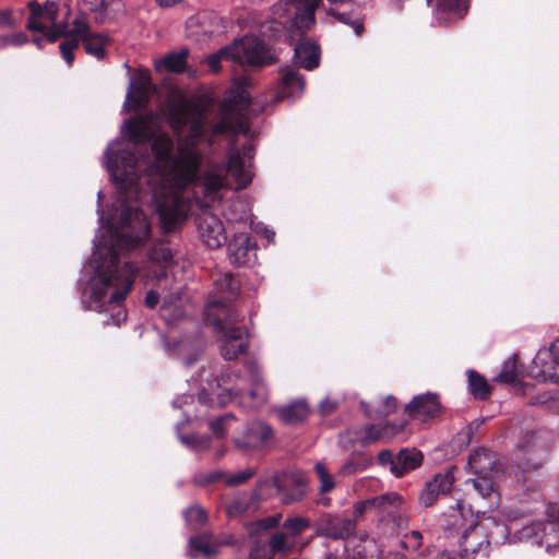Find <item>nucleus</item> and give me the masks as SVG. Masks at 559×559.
I'll return each mask as SVG.
<instances>
[{
    "mask_svg": "<svg viewBox=\"0 0 559 559\" xmlns=\"http://www.w3.org/2000/svg\"><path fill=\"white\" fill-rule=\"evenodd\" d=\"M249 559H272V556L267 552V549L260 542H255L251 548Z\"/></svg>",
    "mask_w": 559,
    "mask_h": 559,
    "instance_id": "6e6d98bb",
    "label": "nucleus"
},
{
    "mask_svg": "<svg viewBox=\"0 0 559 559\" xmlns=\"http://www.w3.org/2000/svg\"><path fill=\"white\" fill-rule=\"evenodd\" d=\"M150 257L152 261L169 264L173 261V251L169 247L159 245L152 249Z\"/></svg>",
    "mask_w": 559,
    "mask_h": 559,
    "instance_id": "37998d69",
    "label": "nucleus"
},
{
    "mask_svg": "<svg viewBox=\"0 0 559 559\" xmlns=\"http://www.w3.org/2000/svg\"><path fill=\"white\" fill-rule=\"evenodd\" d=\"M253 157V143L248 141L239 150L231 144L227 153V165L211 167L203 176L201 188L204 193L202 205L210 206L211 202L221 200V190L229 186L228 175L236 183V189L246 188L253 178L251 159Z\"/></svg>",
    "mask_w": 559,
    "mask_h": 559,
    "instance_id": "7ed1b4c3",
    "label": "nucleus"
},
{
    "mask_svg": "<svg viewBox=\"0 0 559 559\" xmlns=\"http://www.w3.org/2000/svg\"><path fill=\"white\" fill-rule=\"evenodd\" d=\"M71 25L68 37L59 45L62 58L68 66H72L74 60L73 51L80 47L81 43L84 45L86 53L98 60L103 59L106 53L105 47L108 38L100 33L92 32L87 17L83 13L78 14Z\"/></svg>",
    "mask_w": 559,
    "mask_h": 559,
    "instance_id": "423d86ee",
    "label": "nucleus"
},
{
    "mask_svg": "<svg viewBox=\"0 0 559 559\" xmlns=\"http://www.w3.org/2000/svg\"><path fill=\"white\" fill-rule=\"evenodd\" d=\"M468 386L474 397L486 400L490 394V386L486 379L474 370H467Z\"/></svg>",
    "mask_w": 559,
    "mask_h": 559,
    "instance_id": "473e14b6",
    "label": "nucleus"
},
{
    "mask_svg": "<svg viewBox=\"0 0 559 559\" xmlns=\"http://www.w3.org/2000/svg\"><path fill=\"white\" fill-rule=\"evenodd\" d=\"M355 520L340 515L325 514L317 524L316 534L331 539H347L355 534Z\"/></svg>",
    "mask_w": 559,
    "mask_h": 559,
    "instance_id": "4468645a",
    "label": "nucleus"
},
{
    "mask_svg": "<svg viewBox=\"0 0 559 559\" xmlns=\"http://www.w3.org/2000/svg\"><path fill=\"white\" fill-rule=\"evenodd\" d=\"M404 428V425H392L385 423L383 425H369L364 428V436L359 442L361 445L367 447L379 441H388L394 438Z\"/></svg>",
    "mask_w": 559,
    "mask_h": 559,
    "instance_id": "4be33fe9",
    "label": "nucleus"
},
{
    "mask_svg": "<svg viewBox=\"0 0 559 559\" xmlns=\"http://www.w3.org/2000/svg\"><path fill=\"white\" fill-rule=\"evenodd\" d=\"M460 559H489L490 540L487 530L480 524L471 525L460 540Z\"/></svg>",
    "mask_w": 559,
    "mask_h": 559,
    "instance_id": "f8f14e48",
    "label": "nucleus"
},
{
    "mask_svg": "<svg viewBox=\"0 0 559 559\" xmlns=\"http://www.w3.org/2000/svg\"><path fill=\"white\" fill-rule=\"evenodd\" d=\"M239 282L230 273H224L217 275L214 280V288L211 294L210 300L205 307V316L207 317V310L212 304H216L215 313H219L222 317L227 313H236L227 305L235 300L239 293Z\"/></svg>",
    "mask_w": 559,
    "mask_h": 559,
    "instance_id": "9d476101",
    "label": "nucleus"
},
{
    "mask_svg": "<svg viewBox=\"0 0 559 559\" xmlns=\"http://www.w3.org/2000/svg\"><path fill=\"white\" fill-rule=\"evenodd\" d=\"M281 518H282L281 514H275V515L259 520V521L250 524L249 531L251 534H253V533H257L258 531H260L261 528L267 530V528L275 527L278 525Z\"/></svg>",
    "mask_w": 559,
    "mask_h": 559,
    "instance_id": "c03bdc74",
    "label": "nucleus"
},
{
    "mask_svg": "<svg viewBox=\"0 0 559 559\" xmlns=\"http://www.w3.org/2000/svg\"><path fill=\"white\" fill-rule=\"evenodd\" d=\"M472 484H473L474 488L484 498L490 497L496 490L495 483L491 479V475L477 476V478L472 479Z\"/></svg>",
    "mask_w": 559,
    "mask_h": 559,
    "instance_id": "ea45409f",
    "label": "nucleus"
},
{
    "mask_svg": "<svg viewBox=\"0 0 559 559\" xmlns=\"http://www.w3.org/2000/svg\"><path fill=\"white\" fill-rule=\"evenodd\" d=\"M366 512H373L372 498L356 502L354 504L353 518L350 520H355V523L357 524V521L360 520Z\"/></svg>",
    "mask_w": 559,
    "mask_h": 559,
    "instance_id": "09e8293b",
    "label": "nucleus"
},
{
    "mask_svg": "<svg viewBox=\"0 0 559 559\" xmlns=\"http://www.w3.org/2000/svg\"><path fill=\"white\" fill-rule=\"evenodd\" d=\"M423 462L421 452L416 449H403L395 456L393 465V475L402 477L406 473L417 468Z\"/></svg>",
    "mask_w": 559,
    "mask_h": 559,
    "instance_id": "cd10ccee",
    "label": "nucleus"
},
{
    "mask_svg": "<svg viewBox=\"0 0 559 559\" xmlns=\"http://www.w3.org/2000/svg\"><path fill=\"white\" fill-rule=\"evenodd\" d=\"M120 234L117 245L131 249L142 243L150 233V225L145 214L138 207L124 206L120 219Z\"/></svg>",
    "mask_w": 559,
    "mask_h": 559,
    "instance_id": "1a4fd4ad",
    "label": "nucleus"
},
{
    "mask_svg": "<svg viewBox=\"0 0 559 559\" xmlns=\"http://www.w3.org/2000/svg\"><path fill=\"white\" fill-rule=\"evenodd\" d=\"M297 62L307 70H313L319 66L320 51L317 44L308 39H301L295 47Z\"/></svg>",
    "mask_w": 559,
    "mask_h": 559,
    "instance_id": "bb28decb",
    "label": "nucleus"
},
{
    "mask_svg": "<svg viewBox=\"0 0 559 559\" xmlns=\"http://www.w3.org/2000/svg\"><path fill=\"white\" fill-rule=\"evenodd\" d=\"M216 304L207 310V321L222 333L221 354L226 360H233L242 355L249 345V334L243 325H240V319L237 313H227L222 317L215 313Z\"/></svg>",
    "mask_w": 559,
    "mask_h": 559,
    "instance_id": "39448f33",
    "label": "nucleus"
},
{
    "mask_svg": "<svg viewBox=\"0 0 559 559\" xmlns=\"http://www.w3.org/2000/svg\"><path fill=\"white\" fill-rule=\"evenodd\" d=\"M468 11V0H438L437 19L444 23L462 20Z\"/></svg>",
    "mask_w": 559,
    "mask_h": 559,
    "instance_id": "b1692460",
    "label": "nucleus"
},
{
    "mask_svg": "<svg viewBox=\"0 0 559 559\" xmlns=\"http://www.w3.org/2000/svg\"><path fill=\"white\" fill-rule=\"evenodd\" d=\"M182 442L187 443L188 445H191L192 448H198L195 445V437H191V438H182L181 439Z\"/></svg>",
    "mask_w": 559,
    "mask_h": 559,
    "instance_id": "0e129e2a",
    "label": "nucleus"
},
{
    "mask_svg": "<svg viewBox=\"0 0 559 559\" xmlns=\"http://www.w3.org/2000/svg\"><path fill=\"white\" fill-rule=\"evenodd\" d=\"M468 466L477 475H492L498 471L496 455L484 448L476 449L469 454Z\"/></svg>",
    "mask_w": 559,
    "mask_h": 559,
    "instance_id": "393cba45",
    "label": "nucleus"
},
{
    "mask_svg": "<svg viewBox=\"0 0 559 559\" xmlns=\"http://www.w3.org/2000/svg\"><path fill=\"white\" fill-rule=\"evenodd\" d=\"M412 418L428 419L441 414L442 406L436 393H425L415 396L405 407Z\"/></svg>",
    "mask_w": 559,
    "mask_h": 559,
    "instance_id": "a211bd4d",
    "label": "nucleus"
},
{
    "mask_svg": "<svg viewBox=\"0 0 559 559\" xmlns=\"http://www.w3.org/2000/svg\"><path fill=\"white\" fill-rule=\"evenodd\" d=\"M379 463L382 465H389L390 471L393 474V465H395V457L390 450H382L378 455Z\"/></svg>",
    "mask_w": 559,
    "mask_h": 559,
    "instance_id": "bf43d9fd",
    "label": "nucleus"
},
{
    "mask_svg": "<svg viewBox=\"0 0 559 559\" xmlns=\"http://www.w3.org/2000/svg\"><path fill=\"white\" fill-rule=\"evenodd\" d=\"M431 0H397L396 7L409 13L421 12L430 7Z\"/></svg>",
    "mask_w": 559,
    "mask_h": 559,
    "instance_id": "79ce46f5",
    "label": "nucleus"
},
{
    "mask_svg": "<svg viewBox=\"0 0 559 559\" xmlns=\"http://www.w3.org/2000/svg\"><path fill=\"white\" fill-rule=\"evenodd\" d=\"M19 25V19L15 17L12 9L0 10V28L11 29Z\"/></svg>",
    "mask_w": 559,
    "mask_h": 559,
    "instance_id": "de8ad7c7",
    "label": "nucleus"
},
{
    "mask_svg": "<svg viewBox=\"0 0 559 559\" xmlns=\"http://www.w3.org/2000/svg\"><path fill=\"white\" fill-rule=\"evenodd\" d=\"M222 19L212 12H201L186 22V36L197 43H204L221 28Z\"/></svg>",
    "mask_w": 559,
    "mask_h": 559,
    "instance_id": "ddd939ff",
    "label": "nucleus"
},
{
    "mask_svg": "<svg viewBox=\"0 0 559 559\" xmlns=\"http://www.w3.org/2000/svg\"><path fill=\"white\" fill-rule=\"evenodd\" d=\"M373 513L381 521L392 522L397 530L406 528L408 515L404 511V502L396 492H386L372 498Z\"/></svg>",
    "mask_w": 559,
    "mask_h": 559,
    "instance_id": "9b49d317",
    "label": "nucleus"
},
{
    "mask_svg": "<svg viewBox=\"0 0 559 559\" xmlns=\"http://www.w3.org/2000/svg\"><path fill=\"white\" fill-rule=\"evenodd\" d=\"M338 406L340 402L337 400L326 396L320 402L318 411L321 416L325 417L334 413Z\"/></svg>",
    "mask_w": 559,
    "mask_h": 559,
    "instance_id": "603ef678",
    "label": "nucleus"
},
{
    "mask_svg": "<svg viewBox=\"0 0 559 559\" xmlns=\"http://www.w3.org/2000/svg\"><path fill=\"white\" fill-rule=\"evenodd\" d=\"M532 530L536 537H538V544L546 547L548 550L552 547L559 546V521H547L535 523Z\"/></svg>",
    "mask_w": 559,
    "mask_h": 559,
    "instance_id": "c85d7f7f",
    "label": "nucleus"
},
{
    "mask_svg": "<svg viewBox=\"0 0 559 559\" xmlns=\"http://www.w3.org/2000/svg\"><path fill=\"white\" fill-rule=\"evenodd\" d=\"M310 414V407L305 400L295 401L277 409L278 419L289 426H296L306 421Z\"/></svg>",
    "mask_w": 559,
    "mask_h": 559,
    "instance_id": "a878e982",
    "label": "nucleus"
},
{
    "mask_svg": "<svg viewBox=\"0 0 559 559\" xmlns=\"http://www.w3.org/2000/svg\"><path fill=\"white\" fill-rule=\"evenodd\" d=\"M292 480L295 484H297L298 490L292 495H285L283 484L281 483V480L277 477L274 478V486L276 487V489L280 493H283V500L285 503L298 501V500L302 499V497L305 496V488L307 486L306 477L302 474H296V475H292Z\"/></svg>",
    "mask_w": 559,
    "mask_h": 559,
    "instance_id": "72a5a7b5",
    "label": "nucleus"
},
{
    "mask_svg": "<svg viewBox=\"0 0 559 559\" xmlns=\"http://www.w3.org/2000/svg\"><path fill=\"white\" fill-rule=\"evenodd\" d=\"M187 52L170 53L162 61L164 67L173 72H180L186 66Z\"/></svg>",
    "mask_w": 559,
    "mask_h": 559,
    "instance_id": "a19ab883",
    "label": "nucleus"
},
{
    "mask_svg": "<svg viewBox=\"0 0 559 559\" xmlns=\"http://www.w3.org/2000/svg\"><path fill=\"white\" fill-rule=\"evenodd\" d=\"M516 359V355H512L510 358H508L503 362L502 369L495 378V381L508 384L514 383L518 380Z\"/></svg>",
    "mask_w": 559,
    "mask_h": 559,
    "instance_id": "e433bc0d",
    "label": "nucleus"
},
{
    "mask_svg": "<svg viewBox=\"0 0 559 559\" xmlns=\"http://www.w3.org/2000/svg\"><path fill=\"white\" fill-rule=\"evenodd\" d=\"M257 258L255 245L248 236L241 234L228 245V260L235 266H249Z\"/></svg>",
    "mask_w": 559,
    "mask_h": 559,
    "instance_id": "6ab92c4d",
    "label": "nucleus"
},
{
    "mask_svg": "<svg viewBox=\"0 0 559 559\" xmlns=\"http://www.w3.org/2000/svg\"><path fill=\"white\" fill-rule=\"evenodd\" d=\"M360 469H361V467L358 463H356L354 461H348L340 467L338 474L343 475V476H348V475L356 474Z\"/></svg>",
    "mask_w": 559,
    "mask_h": 559,
    "instance_id": "13d9d810",
    "label": "nucleus"
},
{
    "mask_svg": "<svg viewBox=\"0 0 559 559\" xmlns=\"http://www.w3.org/2000/svg\"><path fill=\"white\" fill-rule=\"evenodd\" d=\"M314 472L319 479V493L324 495L331 492L335 486L336 481L334 480L333 475L328 471L326 466L322 462H317L314 464Z\"/></svg>",
    "mask_w": 559,
    "mask_h": 559,
    "instance_id": "c9c22d12",
    "label": "nucleus"
},
{
    "mask_svg": "<svg viewBox=\"0 0 559 559\" xmlns=\"http://www.w3.org/2000/svg\"><path fill=\"white\" fill-rule=\"evenodd\" d=\"M421 533L419 531H412L409 535H406V538L414 539L415 544L413 545L414 549H418L421 545Z\"/></svg>",
    "mask_w": 559,
    "mask_h": 559,
    "instance_id": "680f3d73",
    "label": "nucleus"
},
{
    "mask_svg": "<svg viewBox=\"0 0 559 559\" xmlns=\"http://www.w3.org/2000/svg\"><path fill=\"white\" fill-rule=\"evenodd\" d=\"M173 300L168 299L167 297H164L163 300V308H166L168 305H170Z\"/></svg>",
    "mask_w": 559,
    "mask_h": 559,
    "instance_id": "338daca9",
    "label": "nucleus"
},
{
    "mask_svg": "<svg viewBox=\"0 0 559 559\" xmlns=\"http://www.w3.org/2000/svg\"><path fill=\"white\" fill-rule=\"evenodd\" d=\"M269 546L273 554H288L295 547V539L283 530L270 537Z\"/></svg>",
    "mask_w": 559,
    "mask_h": 559,
    "instance_id": "2f4dec72",
    "label": "nucleus"
},
{
    "mask_svg": "<svg viewBox=\"0 0 559 559\" xmlns=\"http://www.w3.org/2000/svg\"><path fill=\"white\" fill-rule=\"evenodd\" d=\"M250 104V98L243 91L225 98L222 105L224 116L214 126L213 133L223 134L231 132L248 135L249 127L245 118V111L249 108Z\"/></svg>",
    "mask_w": 559,
    "mask_h": 559,
    "instance_id": "6e6552de",
    "label": "nucleus"
},
{
    "mask_svg": "<svg viewBox=\"0 0 559 559\" xmlns=\"http://www.w3.org/2000/svg\"><path fill=\"white\" fill-rule=\"evenodd\" d=\"M200 236L210 249L219 248L226 241V234L222 221L212 215L204 214L199 223Z\"/></svg>",
    "mask_w": 559,
    "mask_h": 559,
    "instance_id": "aec40b11",
    "label": "nucleus"
},
{
    "mask_svg": "<svg viewBox=\"0 0 559 559\" xmlns=\"http://www.w3.org/2000/svg\"><path fill=\"white\" fill-rule=\"evenodd\" d=\"M231 544H234L231 536L218 540L210 533H203L189 539L190 547L205 557L216 556L223 545Z\"/></svg>",
    "mask_w": 559,
    "mask_h": 559,
    "instance_id": "5701e85b",
    "label": "nucleus"
},
{
    "mask_svg": "<svg viewBox=\"0 0 559 559\" xmlns=\"http://www.w3.org/2000/svg\"><path fill=\"white\" fill-rule=\"evenodd\" d=\"M331 14L341 23H344V24H347L349 25L355 34L357 36L361 35V33L364 32V24L360 20H352L350 16L346 13H338V12H335V11H331Z\"/></svg>",
    "mask_w": 559,
    "mask_h": 559,
    "instance_id": "a18cd8bd",
    "label": "nucleus"
},
{
    "mask_svg": "<svg viewBox=\"0 0 559 559\" xmlns=\"http://www.w3.org/2000/svg\"><path fill=\"white\" fill-rule=\"evenodd\" d=\"M233 418L234 417L230 414H227V415H224L215 420H212L210 423V428H211L212 432L216 437H222L224 435L226 424L228 421L233 420Z\"/></svg>",
    "mask_w": 559,
    "mask_h": 559,
    "instance_id": "864d4df0",
    "label": "nucleus"
},
{
    "mask_svg": "<svg viewBox=\"0 0 559 559\" xmlns=\"http://www.w3.org/2000/svg\"><path fill=\"white\" fill-rule=\"evenodd\" d=\"M185 518L189 524L194 525L195 527L203 526L207 522L206 512L199 504L188 508L185 511Z\"/></svg>",
    "mask_w": 559,
    "mask_h": 559,
    "instance_id": "58836bf2",
    "label": "nucleus"
},
{
    "mask_svg": "<svg viewBox=\"0 0 559 559\" xmlns=\"http://www.w3.org/2000/svg\"><path fill=\"white\" fill-rule=\"evenodd\" d=\"M251 380L252 389L250 390L249 395L255 405H262L267 400V389L259 370H252Z\"/></svg>",
    "mask_w": 559,
    "mask_h": 559,
    "instance_id": "f704fd0d",
    "label": "nucleus"
},
{
    "mask_svg": "<svg viewBox=\"0 0 559 559\" xmlns=\"http://www.w3.org/2000/svg\"><path fill=\"white\" fill-rule=\"evenodd\" d=\"M305 88V81L302 76H300L293 69L283 70V75L281 80V92L276 96V100L283 99L285 97H294L297 94L301 93Z\"/></svg>",
    "mask_w": 559,
    "mask_h": 559,
    "instance_id": "c756f323",
    "label": "nucleus"
},
{
    "mask_svg": "<svg viewBox=\"0 0 559 559\" xmlns=\"http://www.w3.org/2000/svg\"><path fill=\"white\" fill-rule=\"evenodd\" d=\"M199 447L203 448V449L207 448L209 447V439H206V438L200 439L199 440Z\"/></svg>",
    "mask_w": 559,
    "mask_h": 559,
    "instance_id": "69168bd1",
    "label": "nucleus"
},
{
    "mask_svg": "<svg viewBox=\"0 0 559 559\" xmlns=\"http://www.w3.org/2000/svg\"><path fill=\"white\" fill-rule=\"evenodd\" d=\"M546 347L540 348L533 359L530 374L533 379L543 383H559V366Z\"/></svg>",
    "mask_w": 559,
    "mask_h": 559,
    "instance_id": "2eb2a0df",
    "label": "nucleus"
},
{
    "mask_svg": "<svg viewBox=\"0 0 559 559\" xmlns=\"http://www.w3.org/2000/svg\"><path fill=\"white\" fill-rule=\"evenodd\" d=\"M396 399L393 395H388L382 403V407L377 411V414L381 417H386L395 412Z\"/></svg>",
    "mask_w": 559,
    "mask_h": 559,
    "instance_id": "5fc2aeb1",
    "label": "nucleus"
},
{
    "mask_svg": "<svg viewBox=\"0 0 559 559\" xmlns=\"http://www.w3.org/2000/svg\"><path fill=\"white\" fill-rule=\"evenodd\" d=\"M29 16L26 28L31 32H39L45 35L47 40L55 43L58 38L68 37L70 33L68 19L70 11L67 12L64 20L58 22L60 11V0H46L43 4L36 0L27 2Z\"/></svg>",
    "mask_w": 559,
    "mask_h": 559,
    "instance_id": "0eeeda50",
    "label": "nucleus"
},
{
    "mask_svg": "<svg viewBox=\"0 0 559 559\" xmlns=\"http://www.w3.org/2000/svg\"><path fill=\"white\" fill-rule=\"evenodd\" d=\"M82 2L93 12H99L100 10V0H82Z\"/></svg>",
    "mask_w": 559,
    "mask_h": 559,
    "instance_id": "e2e57ef3",
    "label": "nucleus"
},
{
    "mask_svg": "<svg viewBox=\"0 0 559 559\" xmlns=\"http://www.w3.org/2000/svg\"><path fill=\"white\" fill-rule=\"evenodd\" d=\"M254 475V471L251 468L239 471L233 475H226L221 472H212L203 476L202 478H197V483L200 485L210 484L216 481L221 478H224L226 485L228 486H238L246 481H248Z\"/></svg>",
    "mask_w": 559,
    "mask_h": 559,
    "instance_id": "7c9ffc66",
    "label": "nucleus"
},
{
    "mask_svg": "<svg viewBox=\"0 0 559 559\" xmlns=\"http://www.w3.org/2000/svg\"><path fill=\"white\" fill-rule=\"evenodd\" d=\"M249 508V503L245 498H237L226 507V513L229 518L238 516L245 513Z\"/></svg>",
    "mask_w": 559,
    "mask_h": 559,
    "instance_id": "49530a36",
    "label": "nucleus"
},
{
    "mask_svg": "<svg viewBox=\"0 0 559 559\" xmlns=\"http://www.w3.org/2000/svg\"><path fill=\"white\" fill-rule=\"evenodd\" d=\"M273 442V430L264 421L255 420L247 424L241 437L236 440L240 448L262 449Z\"/></svg>",
    "mask_w": 559,
    "mask_h": 559,
    "instance_id": "dca6fc26",
    "label": "nucleus"
},
{
    "mask_svg": "<svg viewBox=\"0 0 559 559\" xmlns=\"http://www.w3.org/2000/svg\"><path fill=\"white\" fill-rule=\"evenodd\" d=\"M310 522L305 518H290L285 520L283 530H285L294 539L308 528Z\"/></svg>",
    "mask_w": 559,
    "mask_h": 559,
    "instance_id": "4c0bfd02",
    "label": "nucleus"
},
{
    "mask_svg": "<svg viewBox=\"0 0 559 559\" xmlns=\"http://www.w3.org/2000/svg\"><path fill=\"white\" fill-rule=\"evenodd\" d=\"M453 472L454 468H449L444 473L435 475L433 478L426 484L419 496V501L424 507H431L437 501L439 495H445L451 490L455 479Z\"/></svg>",
    "mask_w": 559,
    "mask_h": 559,
    "instance_id": "f3484780",
    "label": "nucleus"
},
{
    "mask_svg": "<svg viewBox=\"0 0 559 559\" xmlns=\"http://www.w3.org/2000/svg\"><path fill=\"white\" fill-rule=\"evenodd\" d=\"M152 93L151 76L147 72H140L132 78L128 93L127 102H130L133 109L142 108L148 100Z\"/></svg>",
    "mask_w": 559,
    "mask_h": 559,
    "instance_id": "412c9836",
    "label": "nucleus"
},
{
    "mask_svg": "<svg viewBox=\"0 0 559 559\" xmlns=\"http://www.w3.org/2000/svg\"><path fill=\"white\" fill-rule=\"evenodd\" d=\"M223 60L250 67H264L274 62V58L266 46L257 37L250 36L235 39L230 45L211 55L207 58V64L213 72H218Z\"/></svg>",
    "mask_w": 559,
    "mask_h": 559,
    "instance_id": "20e7f679",
    "label": "nucleus"
},
{
    "mask_svg": "<svg viewBox=\"0 0 559 559\" xmlns=\"http://www.w3.org/2000/svg\"><path fill=\"white\" fill-rule=\"evenodd\" d=\"M136 273L138 269L129 262L120 265L118 255L111 251L107 264L100 265L90 282L86 308L98 312H111L105 324L119 326L127 319V311L121 301L131 290Z\"/></svg>",
    "mask_w": 559,
    "mask_h": 559,
    "instance_id": "f03ea898",
    "label": "nucleus"
},
{
    "mask_svg": "<svg viewBox=\"0 0 559 559\" xmlns=\"http://www.w3.org/2000/svg\"><path fill=\"white\" fill-rule=\"evenodd\" d=\"M156 5L162 10H171L175 8H186L188 5L187 0H154Z\"/></svg>",
    "mask_w": 559,
    "mask_h": 559,
    "instance_id": "4d7b16f0",
    "label": "nucleus"
},
{
    "mask_svg": "<svg viewBox=\"0 0 559 559\" xmlns=\"http://www.w3.org/2000/svg\"><path fill=\"white\" fill-rule=\"evenodd\" d=\"M4 41L5 48L8 47H19L27 43L28 38L23 32H17L14 34L1 35Z\"/></svg>",
    "mask_w": 559,
    "mask_h": 559,
    "instance_id": "3c124183",
    "label": "nucleus"
},
{
    "mask_svg": "<svg viewBox=\"0 0 559 559\" xmlns=\"http://www.w3.org/2000/svg\"><path fill=\"white\" fill-rule=\"evenodd\" d=\"M158 300H159V296L156 292L154 290H150L146 296H145V306L153 309L156 307V305L158 304Z\"/></svg>",
    "mask_w": 559,
    "mask_h": 559,
    "instance_id": "052dcab7",
    "label": "nucleus"
},
{
    "mask_svg": "<svg viewBox=\"0 0 559 559\" xmlns=\"http://www.w3.org/2000/svg\"><path fill=\"white\" fill-rule=\"evenodd\" d=\"M392 559H405V558L400 554H395V555H393Z\"/></svg>",
    "mask_w": 559,
    "mask_h": 559,
    "instance_id": "774afa93",
    "label": "nucleus"
},
{
    "mask_svg": "<svg viewBox=\"0 0 559 559\" xmlns=\"http://www.w3.org/2000/svg\"><path fill=\"white\" fill-rule=\"evenodd\" d=\"M167 115L173 130L180 134L190 126L189 135L178 141L177 154L171 155L174 143L167 134L153 136V115H143L124 123V134L134 144L133 150H121L117 154L106 152L107 167L120 190H131L141 171L136 154L140 146L152 140L153 162L147 170L159 177L160 188L154 193L162 228L169 233L185 219L189 211L182 189L194 181L201 164V154L195 150L205 128L204 114L183 99L168 104Z\"/></svg>",
    "mask_w": 559,
    "mask_h": 559,
    "instance_id": "f257e3e1",
    "label": "nucleus"
},
{
    "mask_svg": "<svg viewBox=\"0 0 559 559\" xmlns=\"http://www.w3.org/2000/svg\"><path fill=\"white\" fill-rule=\"evenodd\" d=\"M110 9L115 13L120 12L122 10L121 1L120 0H100L99 17H97L98 23H103L105 21V14Z\"/></svg>",
    "mask_w": 559,
    "mask_h": 559,
    "instance_id": "8fccbe9b",
    "label": "nucleus"
}]
</instances>
